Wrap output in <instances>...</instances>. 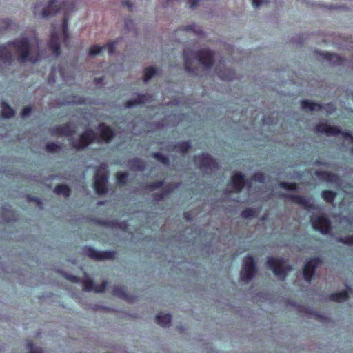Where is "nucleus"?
<instances>
[{"instance_id": "obj_31", "label": "nucleus", "mask_w": 353, "mask_h": 353, "mask_svg": "<svg viewBox=\"0 0 353 353\" xmlns=\"http://www.w3.org/2000/svg\"><path fill=\"white\" fill-rule=\"evenodd\" d=\"M92 256H93V257H96V258H97V259H101V258L99 256V254H97V253H93V254H92Z\"/></svg>"}, {"instance_id": "obj_3", "label": "nucleus", "mask_w": 353, "mask_h": 353, "mask_svg": "<svg viewBox=\"0 0 353 353\" xmlns=\"http://www.w3.org/2000/svg\"><path fill=\"white\" fill-rule=\"evenodd\" d=\"M255 271L254 259L251 256L246 257L241 273V279L245 281L250 280L254 275Z\"/></svg>"}, {"instance_id": "obj_32", "label": "nucleus", "mask_w": 353, "mask_h": 353, "mask_svg": "<svg viewBox=\"0 0 353 353\" xmlns=\"http://www.w3.org/2000/svg\"><path fill=\"white\" fill-rule=\"evenodd\" d=\"M112 46V45H111L110 46H108V52H109V53H112V49H111Z\"/></svg>"}, {"instance_id": "obj_24", "label": "nucleus", "mask_w": 353, "mask_h": 353, "mask_svg": "<svg viewBox=\"0 0 353 353\" xmlns=\"http://www.w3.org/2000/svg\"><path fill=\"white\" fill-rule=\"evenodd\" d=\"M50 47L53 49L56 55L59 54V44L56 39H52L50 43Z\"/></svg>"}, {"instance_id": "obj_18", "label": "nucleus", "mask_w": 353, "mask_h": 353, "mask_svg": "<svg viewBox=\"0 0 353 353\" xmlns=\"http://www.w3.org/2000/svg\"><path fill=\"white\" fill-rule=\"evenodd\" d=\"M55 192L57 194H63L64 196H68L70 193V190L66 185H59L55 189Z\"/></svg>"}, {"instance_id": "obj_16", "label": "nucleus", "mask_w": 353, "mask_h": 353, "mask_svg": "<svg viewBox=\"0 0 353 353\" xmlns=\"http://www.w3.org/2000/svg\"><path fill=\"white\" fill-rule=\"evenodd\" d=\"M14 114L12 109L6 103L2 104V115L5 118H10Z\"/></svg>"}, {"instance_id": "obj_4", "label": "nucleus", "mask_w": 353, "mask_h": 353, "mask_svg": "<svg viewBox=\"0 0 353 353\" xmlns=\"http://www.w3.org/2000/svg\"><path fill=\"white\" fill-rule=\"evenodd\" d=\"M268 265L276 276L281 279H284L285 273L283 261L278 259L270 258L268 260Z\"/></svg>"}, {"instance_id": "obj_17", "label": "nucleus", "mask_w": 353, "mask_h": 353, "mask_svg": "<svg viewBox=\"0 0 353 353\" xmlns=\"http://www.w3.org/2000/svg\"><path fill=\"white\" fill-rule=\"evenodd\" d=\"M155 73L156 70L154 68H146L144 71V81H148Z\"/></svg>"}, {"instance_id": "obj_12", "label": "nucleus", "mask_w": 353, "mask_h": 353, "mask_svg": "<svg viewBox=\"0 0 353 353\" xmlns=\"http://www.w3.org/2000/svg\"><path fill=\"white\" fill-rule=\"evenodd\" d=\"M84 285L86 290L95 292H102L105 288V284L97 285L91 280L86 281Z\"/></svg>"}, {"instance_id": "obj_23", "label": "nucleus", "mask_w": 353, "mask_h": 353, "mask_svg": "<svg viewBox=\"0 0 353 353\" xmlns=\"http://www.w3.org/2000/svg\"><path fill=\"white\" fill-rule=\"evenodd\" d=\"M126 174L125 173L119 172L117 174V179L119 183H124L126 179Z\"/></svg>"}, {"instance_id": "obj_20", "label": "nucleus", "mask_w": 353, "mask_h": 353, "mask_svg": "<svg viewBox=\"0 0 353 353\" xmlns=\"http://www.w3.org/2000/svg\"><path fill=\"white\" fill-rule=\"evenodd\" d=\"M106 48H101V47H99V46H94L93 48H92L90 50V55H97V54H100L102 51L103 50H105Z\"/></svg>"}, {"instance_id": "obj_21", "label": "nucleus", "mask_w": 353, "mask_h": 353, "mask_svg": "<svg viewBox=\"0 0 353 353\" xmlns=\"http://www.w3.org/2000/svg\"><path fill=\"white\" fill-rule=\"evenodd\" d=\"M322 196L325 200L332 201L334 199L335 194L331 191H324L322 194Z\"/></svg>"}, {"instance_id": "obj_30", "label": "nucleus", "mask_w": 353, "mask_h": 353, "mask_svg": "<svg viewBox=\"0 0 353 353\" xmlns=\"http://www.w3.org/2000/svg\"><path fill=\"white\" fill-rule=\"evenodd\" d=\"M143 103V101H137L134 103H131V101H128L127 103V107L128 108H131V107L134 106L135 104H138V103Z\"/></svg>"}, {"instance_id": "obj_7", "label": "nucleus", "mask_w": 353, "mask_h": 353, "mask_svg": "<svg viewBox=\"0 0 353 353\" xmlns=\"http://www.w3.org/2000/svg\"><path fill=\"white\" fill-rule=\"evenodd\" d=\"M319 261V259H314L307 262L303 269V276L305 281H310L313 275L314 268Z\"/></svg>"}, {"instance_id": "obj_8", "label": "nucleus", "mask_w": 353, "mask_h": 353, "mask_svg": "<svg viewBox=\"0 0 353 353\" xmlns=\"http://www.w3.org/2000/svg\"><path fill=\"white\" fill-rule=\"evenodd\" d=\"M96 139L92 131H87L80 137L78 143H73L74 146L80 148L88 145L92 139Z\"/></svg>"}, {"instance_id": "obj_26", "label": "nucleus", "mask_w": 353, "mask_h": 353, "mask_svg": "<svg viewBox=\"0 0 353 353\" xmlns=\"http://www.w3.org/2000/svg\"><path fill=\"white\" fill-rule=\"evenodd\" d=\"M263 0H252V6L255 8L259 7V6L263 3Z\"/></svg>"}, {"instance_id": "obj_2", "label": "nucleus", "mask_w": 353, "mask_h": 353, "mask_svg": "<svg viewBox=\"0 0 353 353\" xmlns=\"http://www.w3.org/2000/svg\"><path fill=\"white\" fill-rule=\"evenodd\" d=\"M19 55L21 62H34L36 59L34 54L36 53L37 48L32 44H29L26 39L23 38L14 43Z\"/></svg>"}, {"instance_id": "obj_29", "label": "nucleus", "mask_w": 353, "mask_h": 353, "mask_svg": "<svg viewBox=\"0 0 353 353\" xmlns=\"http://www.w3.org/2000/svg\"><path fill=\"white\" fill-rule=\"evenodd\" d=\"M203 163L202 165H203V166L208 165L209 164V161H211V159H210V157L208 156H204V157H203Z\"/></svg>"}, {"instance_id": "obj_15", "label": "nucleus", "mask_w": 353, "mask_h": 353, "mask_svg": "<svg viewBox=\"0 0 353 353\" xmlns=\"http://www.w3.org/2000/svg\"><path fill=\"white\" fill-rule=\"evenodd\" d=\"M302 108L304 110H309L310 111H319L323 109L319 104L314 103L308 101H303Z\"/></svg>"}, {"instance_id": "obj_6", "label": "nucleus", "mask_w": 353, "mask_h": 353, "mask_svg": "<svg viewBox=\"0 0 353 353\" xmlns=\"http://www.w3.org/2000/svg\"><path fill=\"white\" fill-rule=\"evenodd\" d=\"M106 176L104 174L100 175L98 172L95 176L94 190L98 194H103L105 192Z\"/></svg>"}, {"instance_id": "obj_11", "label": "nucleus", "mask_w": 353, "mask_h": 353, "mask_svg": "<svg viewBox=\"0 0 353 353\" xmlns=\"http://www.w3.org/2000/svg\"><path fill=\"white\" fill-rule=\"evenodd\" d=\"M155 319L157 323L162 327H167L171 323V316L169 314L160 313Z\"/></svg>"}, {"instance_id": "obj_14", "label": "nucleus", "mask_w": 353, "mask_h": 353, "mask_svg": "<svg viewBox=\"0 0 353 353\" xmlns=\"http://www.w3.org/2000/svg\"><path fill=\"white\" fill-rule=\"evenodd\" d=\"M99 131L100 132L101 139L105 141H109L113 134L111 129L103 125L99 127Z\"/></svg>"}, {"instance_id": "obj_33", "label": "nucleus", "mask_w": 353, "mask_h": 353, "mask_svg": "<svg viewBox=\"0 0 353 353\" xmlns=\"http://www.w3.org/2000/svg\"><path fill=\"white\" fill-rule=\"evenodd\" d=\"M29 347H30V349L31 350V353H33L32 344H29Z\"/></svg>"}, {"instance_id": "obj_28", "label": "nucleus", "mask_w": 353, "mask_h": 353, "mask_svg": "<svg viewBox=\"0 0 353 353\" xmlns=\"http://www.w3.org/2000/svg\"><path fill=\"white\" fill-rule=\"evenodd\" d=\"M31 111V108L30 107H26L22 112L23 117H27Z\"/></svg>"}, {"instance_id": "obj_5", "label": "nucleus", "mask_w": 353, "mask_h": 353, "mask_svg": "<svg viewBox=\"0 0 353 353\" xmlns=\"http://www.w3.org/2000/svg\"><path fill=\"white\" fill-rule=\"evenodd\" d=\"M312 224L316 230H319L323 234H326L329 232L330 222L324 216H320L317 218H312Z\"/></svg>"}, {"instance_id": "obj_9", "label": "nucleus", "mask_w": 353, "mask_h": 353, "mask_svg": "<svg viewBox=\"0 0 353 353\" xmlns=\"http://www.w3.org/2000/svg\"><path fill=\"white\" fill-rule=\"evenodd\" d=\"M62 1L58 0H50L48 2L47 10L42 12L43 17H48L51 14L56 13L60 8Z\"/></svg>"}, {"instance_id": "obj_13", "label": "nucleus", "mask_w": 353, "mask_h": 353, "mask_svg": "<svg viewBox=\"0 0 353 353\" xmlns=\"http://www.w3.org/2000/svg\"><path fill=\"white\" fill-rule=\"evenodd\" d=\"M232 184L234 186V191H239L244 184V180L241 175L235 174L232 178Z\"/></svg>"}, {"instance_id": "obj_19", "label": "nucleus", "mask_w": 353, "mask_h": 353, "mask_svg": "<svg viewBox=\"0 0 353 353\" xmlns=\"http://www.w3.org/2000/svg\"><path fill=\"white\" fill-rule=\"evenodd\" d=\"M332 299L336 301H343L347 299V294L346 292H342L332 296Z\"/></svg>"}, {"instance_id": "obj_27", "label": "nucleus", "mask_w": 353, "mask_h": 353, "mask_svg": "<svg viewBox=\"0 0 353 353\" xmlns=\"http://www.w3.org/2000/svg\"><path fill=\"white\" fill-rule=\"evenodd\" d=\"M155 157L157 158V159L160 161H161L163 163H166L168 162V159L166 157L162 155L155 154Z\"/></svg>"}, {"instance_id": "obj_22", "label": "nucleus", "mask_w": 353, "mask_h": 353, "mask_svg": "<svg viewBox=\"0 0 353 353\" xmlns=\"http://www.w3.org/2000/svg\"><path fill=\"white\" fill-rule=\"evenodd\" d=\"M325 59H327L332 63H336L339 61V57L336 54H325Z\"/></svg>"}, {"instance_id": "obj_25", "label": "nucleus", "mask_w": 353, "mask_h": 353, "mask_svg": "<svg viewBox=\"0 0 353 353\" xmlns=\"http://www.w3.org/2000/svg\"><path fill=\"white\" fill-rule=\"evenodd\" d=\"M281 187L287 190H295L296 185L294 184H288L286 183H281L280 184Z\"/></svg>"}, {"instance_id": "obj_10", "label": "nucleus", "mask_w": 353, "mask_h": 353, "mask_svg": "<svg viewBox=\"0 0 353 353\" xmlns=\"http://www.w3.org/2000/svg\"><path fill=\"white\" fill-rule=\"evenodd\" d=\"M316 130L318 132L326 133L327 134L329 135L337 134L339 132V130L336 128L330 126L327 123L321 124L318 125L316 127Z\"/></svg>"}, {"instance_id": "obj_1", "label": "nucleus", "mask_w": 353, "mask_h": 353, "mask_svg": "<svg viewBox=\"0 0 353 353\" xmlns=\"http://www.w3.org/2000/svg\"><path fill=\"white\" fill-rule=\"evenodd\" d=\"M185 67L189 72L198 74L201 69L209 68L212 63V54L208 50L201 51L198 58L195 57L192 52L184 53Z\"/></svg>"}]
</instances>
